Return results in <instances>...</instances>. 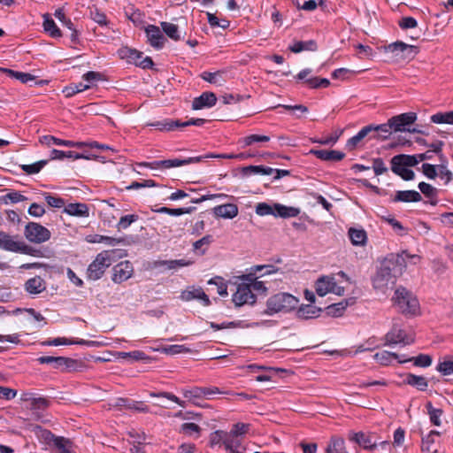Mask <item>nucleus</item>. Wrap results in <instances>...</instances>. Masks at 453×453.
Returning a JSON list of instances; mask_svg holds the SVG:
<instances>
[{
  "label": "nucleus",
  "mask_w": 453,
  "mask_h": 453,
  "mask_svg": "<svg viewBox=\"0 0 453 453\" xmlns=\"http://www.w3.org/2000/svg\"><path fill=\"white\" fill-rule=\"evenodd\" d=\"M368 127H371L372 133H374L371 138H382L387 139L390 134V129H392L391 126L389 125V121L386 124L381 125H369Z\"/></svg>",
  "instance_id": "43"
},
{
  "label": "nucleus",
  "mask_w": 453,
  "mask_h": 453,
  "mask_svg": "<svg viewBox=\"0 0 453 453\" xmlns=\"http://www.w3.org/2000/svg\"><path fill=\"white\" fill-rule=\"evenodd\" d=\"M421 195L415 190H404V191H397L395 193L394 202H419L421 201Z\"/></svg>",
  "instance_id": "31"
},
{
  "label": "nucleus",
  "mask_w": 453,
  "mask_h": 453,
  "mask_svg": "<svg viewBox=\"0 0 453 453\" xmlns=\"http://www.w3.org/2000/svg\"><path fill=\"white\" fill-rule=\"evenodd\" d=\"M181 392L184 397L188 398L189 401L195 403L196 399L202 398V393H203L199 387H194L191 388H183Z\"/></svg>",
  "instance_id": "59"
},
{
  "label": "nucleus",
  "mask_w": 453,
  "mask_h": 453,
  "mask_svg": "<svg viewBox=\"0 0 453 453\" xmlns=\"http://www.w3.org/2000/svg\"><path fill=\"white\" fill-rule=\"evenodd\" d=\"M86 241L90 243L105 242L110 246H115L117 244L124 242L123 238H114L111 236H105L101 234H91L86 237Z\"/></svg>",
  "instance_id": "32"
},
{
  "label": "nucleus",
  "mask_w": 453,
  "mask_h": 453,
  "mask_svg": "<svg viewBox=\"0 0 453 453\" xmlns=\"http://www.w3.org/2000/svg\"><path fill=\"white\" fill-rule=\"evenodd\" d=\"M134 273L133 265L129 261H122L112 268V281L122 283L132 277Z\"/></svg>",
  "instance_id": "12"
},
{
  "label": "nucleus",
  "mask_w": 453,
  "mask_h": 453,
  "mask_svg": "<svg viewBox=\"0 0 453 453\" xmlns=\"http://www.w3.org/2000/svg\"><path fill=\"white\" fill-rule=\"evenodd\" d=\"M111 253L113 250H104L96 255L87 269L88 280H97L102 278L105 270L111 265Z\"/></svg>",
  "instance_id": "3"
},
{
  "label": "nucleus",
  "mask_w": 453,
  "mask_h": 453,
  "mask_svg": "<svg viewBox=\"0 0 453 453\" xmlns=\"http://www.w3.org/2000/svg\"><path fill=\"white\" fill-rule=\"evenodd\" d=\"M241 439L232 434L230 432H226V436L224 440V447L226 451L230 453H242L241 450Z\"/></svg>",
  "instance_id": "28"
},
{
  "label": "nucleus",
  "mask_w": 453,
  "mask_h": 453,
  "mask_svg": "<svg viewBox=\"0 0 453 453\" xmlns=\"http://www.w3.org/2000/svg\"><path fill=\"white\" fill-rule=\"evenodd\" d=\"M415 341V334L411 328H403L394 324L391 330L385 335L386 345H410Z\"/></svg>",
  "instance_id": "4"
},
{
  "label": "nucleus",
  "mask_w": 453,
  "mask_h": 453,
  "mask_svg": "<svg viewBox=\"0 0 453 453\" xmlns=\"http://www.w3.org/2000/svg\"><path fill=\"white\" fill-rule=\"evenodd\" d=\"M432 357L429 355L426 354H419L417 357H408V358H403L399 359V363H406V362H413L414 365L418 367H428L432 364Z\"/></svg>",
  "instance_id": "38"
},
{
  "label": "nucleus",
  "mask_w": 453,
  "mask_h": 453,
  "mask_svg": "<svg viewBox=\"0 0 453 453\" xmlns=\"http://www.w3.org/2000/svg\"><path fill=\"white\" fill-rule=\"evenodd\" d=\"M403 381L405 384L415 387L417 389L420 391L426 390L428 387V381L425 377L415 375L412 373L406 374V377Z\"/></svg>",
  "instance_id": "30"
},
{
  "label": "nucleus",
  "mask_w": 453,
  "mask_h": 453,
  "mask_svg": "<svg viewBox=\"0 0 453 453\" xmlns=\"http://www.w3.org/2000/svg\"><path fill=\"white\" fill-rule=\"evenodd\" d=\"M148 126L153 127L160 131H170L175 127H179V120L165 119L164 121H157L148 124Z\"/></svg>",
  "instance_id": "48"
},
{
  "label": "nucleus",
  "mask_w": 453,
  "mask_h": 453,
  "mask_svg": "<svg viewBox=\"0 0 453 453\" xmlns=\"http://www.w3.org/2000/svg\"><path fill=\"white\" fill-rule=\"evenodd\" d=\"M24 288L30 295H39L46 289V282L42 277L35 276L25 282Z\"/></svg>",
  "instance_id": "19"
},
{
  "label": "nucleus",
  "mask_w": 453,
  "mask_h": 453,
  "mask_svg": "<svg viewBox=\"0 0 453 453\" xmlns=\"http://www.w3.org/2000/svg\"><path fill=\"white\" fill-rule=\"evenodd\" d=\"M40 142L47 146H50L53 143L56 145H63L68 147H81L83 144L82 142H74L73 141L61 140L52 135H44L40 139Z\"/></svg>",
  "instance_id": "35"
},
{
  "label": "nucleus",
  "mask_w": 453,
  "mask_h": 453,
  "mask_svg": "<svg viewBox=\"0 0 453 453\" xmlns=\"http://www.w3.org/2000/svg\"><path fill=\"white\" fill-rule=\"evenodd\" d=\"M194 208L188 207V208H177V209H172L168 207H160L159 209L156 210L157 212L159 213H167L171 216H180L186 213H190Z\"/></svg>",
  "instance_id": "56"
},
{
  "label": "nucleus",
  "mask_w": 453,
  "mask_h": 453,
  "mask_svg": "<svg viewBox=\"0 0 453 453\" xmlns=\"http://www.w3.org/2000/svg\"><path fill=\"white\" fill-rule=\"evenodd\" d=\"M119 55L121 58H126L129 63L136 65L138 60L142 58V53L134 49L125 47L119 50Z\"/></svg>",
  "instance_id": "40"
},
{
  "label": "nucleus",
  "mask_w": 453,
  "mask_h": 453,
  "mask_svg": "<svg viewBox=\"0 0 453 453\" xmlns=\"http://www.w3.org/2000/svg\"><path fill=\"white\" fill-rule=\"evenodd\" d=\"M349 237L351 241V243L355 246H364L367 241V234L364 229H357L350 227L349 229Z\"/></svg>",
  "instance_id": "33"
},
{
  "label": "nucleus",
  "mask_w": 453,
  "mask_h": 453,
  "mask_svg": "<svg viewBox=\"0 0 453 453\" xmlns=\"http://www.w3.org/2000/svg\"><path fill=\"white\" fill-rule=\"evenodd\" d=\"M90 86L83 83H78V84H73L69 87H66L64 89V92L65 93V96L67 97L73 96V95L82 92L88 88H89Z\"/></svg>",
  "instance_id": "62"
},
{
  "label": "nucleus",
  "mask_w": 453,
  "mask_h": 453,
  "mask_svg": "<svg viewBox=\"0 0 453 453\" xmlns=\"http://www.w3.org/2000/svg\"><path fill=\"white\" fill-rule=\"evenodd\" d=\"M395 161H398L402 164V165L405 166H415L419 163V160L417 158V155L410 156V155H397L392 157Z\"/></svg>",
  "instance_id": "53"
},
{
  "label": "nucleus",
  "mask_w": 453,
  "mask_h": 453,
  "mask_svg": "<svg viewBox=\"0 0 453 453\" xmlns=\"http://www.w3.org/2000/svg\"><path fill=\"white\" fill-rule=\"evenodd\" d=\"M242 173L244 175L250 174H262V175H271L274 173V169L263 165H249L242 168Z\"/></svg>",
  "instance_id": "41"
},
{
  "label": "nucleus",
  "mask_w": 453,
  "mask_h": 453,
  "mask_svg": "<svg viewBox=\"0 0 453 453\" xmlns=\"http://www.w3.org/2000/svg\"><path fill=\"white\" fill-rule=\"evenodd\" d=\"M64 212L71 216L88 217L89 214L88 207L86 203H74L65 206Z\"/></svg>",
  "instance_id": "26"
},
{
  "label": "nucleus",
  "mask_w": 453,
  "mask_h": 453,
  "mask_svg": "<svg viewBox=\"0 0 453 453\" xmlns=\"http://www.w3.org/2000/svg\"><path fill=\"white\" fill-rule=\"evenodd\" d=\"M45 201L47 202L48 205L53 208H62L65 206V202L63 198L51 196L50 194H47L45 196Z\"/></svg>",
  "instance_id": "64"
},
{
  "label": "nucleus",
  "mask_w": 453,
  "mask_h": 453,
  "mask_svg": "<svg viewBox=\"0 0 453 453\" xmlns=\"http://www.w3.org/2000/svg\"><path fill=\"white\" fill-rule=\"evenodd\" d=\"M180 432L188 436L196 434V437H198L200 435L201 427L195 423H184L180 426Z\"/></svg>",
  "instance_id": "61"
},
{
  "label": "nucleus",
  "mask_w": 453,
  "mask_h": 453,
  "mask_svg": "<svg viewBox=\"0 0 453 453\" xmlns=\"http://www.w3.org/2000/svg\"><path fill=\"white\" fill-rule=\"evenodd\" d=\"M162 28L164 32L173 40L179 41L180 36L178 31V26L169 22H162Z\"/></svg>",
  "instance_id": "52"
},
{
  "label": "nucleus",
  "mask_w": 453,
  "mask_h": 453,
  "mask_svg": "<svg viewBox=\"0 0 453 453\" xmlns=\"http://www.w3.org/2000/svg\"><path fill=\"white\" fill-rule=\"evenodd\" d=\"M54 447L58 453H76L73 442L70 439L63 436L57 439V442Z\"/></svg>",
  "instance_id": "44"
},
{
  "label": "nucleus",
  "mask_w": 453,
  "mask_h": 453,
  "mask_svg": "<svg viewBox=\"0 0 453 453\" xmlns=\"http://www.w3.org/2000/svg\"><path fill=\"white\" fill-rule=\"evenodd\" d=\"M396 276L392 273L388 264H384L372 278V286L375 289L385 292L395 283Z\"/></svg>",
  "instance_id": "5"
},
{
  "label": "nucleus",
  "mask_w": 453,
  "mask_h": 453,
  "mask_svg": "<svg viewBox=\"0 0 453 453\" xmlns=\"http://www.w3.org/2000/svg\"><path fill=\"white\" fill-rule=\"evenodd\" d=\"M37 361L40 364H50L56 369H61L63 371L69 370L73 368L76 364V361L64 357H51V356H43L37 358Z\"/></svg>",
  "instance_id": "15"
},
{
  "label": "nucleus",
  "mask_w": 453,
  "mask_h": 453,
  "mask_svg": "<svg viewBox=\"0 0 453 453\" xmlns=\"http://www.w3.org/2000/svg\"><path fill=\"white\" fill-rule=\"evenodd\" d=\"M321 311V308L312 304H303L298 308L296 316L302 319H314L319 316Z\"/></svg>",
  "instance_id": "27"
},
{
  "label": "nucleus",
  "mask_w": 453,
  "mask_h": 453,
  "mask_svg": "<svg viewBox=\"0 0 453 453\" xmlns=\"http://www.w3.org/2000/svg\"><path fill=\"white\" fill-rule=\"evenodd\" d=\"M233 302L236 306L254 303L256 302V296L252 293L250 284H239L235 293L233 295Z\"/></svg>",
  "instance_id": "10"
},
{
  "label": "nucleus",
  "mask_w": 453,
  "mask_h": 453,
  "mask_svg": "<svg viewBox=\"0 0 453 453\" xmlns=\"http://www.w3.org/2000/svg\"><path fill=\"white\" fill-rule=\"evenodd\" d=\"M193 262L186 259L157 260L154 262V267H164L166 270H176L180 267L188 266Z\"/></svg>",
  "instance_id": "24"
},
{
  "label": "nucleus",
  "mask_w": 453,
  "mask_h": 453,
  "mask_svg": "<svg viewBox=\"0 0 453 453\" xmlns=\"http://www.w3.org/2000/svg\"><path fill=\"white\" fill-rule=\"evenodd\" d=\"M374 359L382 365H388L394 359H396L399 362V359H402L399 355L396 353L389 352L387 350H382L377 352L374 355Z\"/></svg>",
  "instance_id": "42"
},
{
  "label": "nucleus",
  "mask_w": 453,
  "mask_h": 453,
  "mask_svg": "<svg viewBox=\"0 0 453 453\" xmlns=\"http://www.w3.org/2000/svg\"><path fill=\"white\" fill-rule=\"evenodd\" d=\"M393 302L400 312L405 316H417L420 313L418 300L405 288L395 289Z\"/></svg>",
  "instance_id": "1"
},
{
  "label": "nucleus",
  "mask_w": 453,
  "mask_h": 453,
  "mask_svg": "<svg viewBox=\"0 0 453 453\" xmlns=\"http://www.w3.org/2000/svg\"><path fill=\"white\" fill-rule=\"evenodd\" d=\"M417 119L415 112L402 113L388 119L389 125L395 132L406 131L407 126L413 124Z\"/></svg>",
  "instance_id": "13"
},
{
  "label": "nucleus",
  "mask_w": 453,
  "mask_h": 453,
  "mask_svg": "<svg viewBox=\"0 0 453 453\" xmlns=\"http://www.w3.org/2000/svg\"><path fill=\"white\" fill-rule=\"evenodd\" d=\"M386 50L395 55L397 59L411 60L418 53L417 46L410 45L403 42H395L386 47Z\"/></svg>",
  "instance_id": "8"
},
{
  "label": "nucleus",
  "mask_w": 453,
  "mask_h": 453,
  "mask_svg": "<svg viewBox=\"0 0 453 453\" xmlns=\"http://www.w3.org/2000/svg\"><path fill=\"white\" fill-rule=\"evenodd\" d=\"M145 32L148 41L152 47L156 49L163 48L165 39L158 27L149 25L145 28Z\"/></svg>",
  "instance_id": "16"
},
{
  "label": "nucleus",
  "mask_w": 453,
  "mask_h": 453,
  "mask_svg": "<svg viewBox=\"0 0 453 453\" xmlns=\"http://www.w3.org/2000/svg\"><path fill=\"white\" fill-rule=\"evenodd\" d=\"M356 303V298L350 297L344 299L340 303H333L326 307V312L332 317H340L349 306H352Z\"/></svg>",
  "instance_id": "21"
},
{
  "label": "nucleus",
  "mask_w": 453,
  "mask_h": 453,
  "mask_svg": "<svg viewBox=\"0 0 453 453\" xmlns=\"http://www.w3.org/2000/svg\"><path fill=\"white\" fill-rule=\"evenodd\" d=\"M150 395L151 397H163V398H166L173 403H176L177 404H179L180 406L181 407H186V402L185 401H182L180 400L179 397H177L175 395L172 394V393H169V392H158V393H156V392H150Z\"/></svg>",
  "instance_id": "57"
},
{
  "label": "nucleus",
  "mask_w": 453,
  "mask_h": 453,
  "mask_svg": "<svg viewBox=\"0 0 453 453\" xmlns=\"http://www.w3.org/2000/svg\"><path fill=\"white\" fill-rule=\"evenodd\" d=\"M0 72L6 73L11 78L16 79L24 84L35 80V76L28 73L18 72L3 67H0Z\"/></svg>",
  "instance_id": "36"
},
{
  "label": "nucleus",
  "mask_w": 453,
  "mask_h": 453,
  "mask_svg": "<svg viewBox=\"0 0 453 453\" xmlns=\"http://www.w3.org/2000/svg\"><path fill=\"white\" fill-rule=\"evenodd\" d=\"M180 299L186 302H189L194 299L201 300L204 306H209L211 304V301L208 296L204 293V291L201 288H192L181 292Z\"/></svg>",
  "instance_id": "17"
},
{
  "label": "nucleus",
  "mask_w": 453,
  "mask_h": 453,
  "mask_svg": "<svg viewBox=\"0 0 453 453\" xmlns=\"http://www.w3.org/2000/svg\"><path fill=\"white\" fill-rule=\"evenodd\" d=\"M408 166L402 165V164L395 159H391V170L395 174L399 175L404 180H413L415 173L412 170L408 169Z\"/></svg>",
  "instance_id": "29"
},
{
  "label": "nucleus",
  "mask_w": 453,
  "mask_h": 453,
  "mask_svg": "<svg viewBox=\"0 0 453 453\" xmlns=\"http://www.w3.org/2000/svg\"><path fill=\"white\" fill-rule=\"evenodd\" d=\"M431 121L435 124L453 125V111L437 112L431 116Z\"/></svg>",
  "instance_id": "47"
},
{
  "label": "nucleus",
  "mask_w": 453,
  "mask_h": 453,
  "mask_svg": "<svg viewBox=\"0 0 453 453\" xmlns=\"http://www.w3.org/2000/svg\"><path fill=\"white\" fill-rule=\"evenodd\" d=\"M0 249L12 252L35 255V250L31 247L24 242L15 241L12 236L4 231H0Z\"/></svg>",
  "instance_id": "6"
},
{
  "label": "nucleus",
  "mask_w": 453,
  "mask_h": 453,
  "mask_svg": "<svg viewBox=\"0 0 453 453\" xmlns=\"http://www.w3.org/2000/svg\"><path fill=\"white\" fill-rule=\"evenodd\" d=\"M326 453H348L343 438L333 436L326 449Z\"/></svg>",
  "instance_id": "37"
},
{
  "label": "nucleus",
  "mask_w": 453,
  "mask_h": 453,
  "mask_svg": "<svg viewBox=\"0 0 453 453\" xmlns=\"http://www.w3.org/2000/svg\"><path fill=\"white\" fill-rule=\"evenodd\" d=\"M349 439L365 449H374L377 447V443L372 440V435L363 432L353 434Z\"/></svg>",
  "instance_id": "25"
},
{
  "label": "nucleus",
  "mask_w": 453,
  "mask_h": 453,
  "mask_svg": "<svg viewBox=\"0 0 453 453\" xmlns=\"http://www.w3.org/2000/svg\"><path fill=\"white\" fill-rule=\"evenodd\" d=\"M300 210L296 207H288L280 203H274V213L273 216H279L281 218H294L298 216Z\"/></svg>",
  "instance_id": "34"
},
{
  "label": "nucleus",
  "mask_w": 453,
  "mask_h": 453,
  "mask_svg": "<svg viewBox=\"0 0 453 453\" xmlns=\"http://www.w3.org/2000/svg\"><path fill=\"white\" fill-rule=\"evenodd\" d=\"M47 163L48 160H40L31 165H23L21 169L27 174H35L38 173Z\"/></svg>",
  "instance_id": "58"
},
{
  "label": "nucleus",
  "mask_w": 453,
  "mask_h": 453,
  "mask_svg": "<svg viewBox=\"0 0 453 453\" xmlns=\"http://www.w3.org/2000/svg\"><path fill=\"white\" fill-rule=\"evenodd\" d=\"M65 157L73 158V159H79L85 157L83 155L76 153L74 151H62L58 150H52L50 158L51 159H63Z\"/></svg>",
  "instance_id": "49"
},
{
  "label": "nucleus",
  "mask_w": 453,
  "mask_h": 453,
  "mask_svg": "<svg viewBox=\"0 0 453 453\" xmlns=\"http://www.w3.org/2000/svg\"><path fill=\"white\" fill-rule=\"evenodd\" d=\"M316 293L320 296H324L328 293L342 296L344 294V288L338 286L334 277L322 276L316 281Z\"/></svg>",
  "instance_id": "9"
},
{
  "label": "nucleus",
  "mask_w": 453,
  "mask_h": 453,
  "mask_svg": "<svg viewBox=\"0 0 453 453\" xmlns=\"http://www.w3.org/2000/svg\"><path fill=\"white\" fill-rule=\"evenodd\" d=\"M440 434L437 431H431L426 437L422 439V450L427 452H436L434 447V438Z\"/></svg>",
  "instance_id": "50"
},
{
  "label": "nucleus",
  "mask_w": 453,
  "mask_h": 453,
  "mask_svg": "<svg viewBox=\"0 0 453 453\" xmlns=\"http://www.w3.org/2000/svg\"><path fill=\"white\" fill-rule=\"evenodd\" d=\"M289 50L294 53H299L303 50L314 51L317 50V43L313 40L307 42L298 41L289 46Z\"/></svg>",
  "instance_id": "45"
},
{
  "label": "nucleus",
  "mask_w": 453,
  "mask_h": 453,
  "mask_svg": "<svg viewBox=\"0 0 453 453\" xmlns=\"http://www.w3.org/2000/svg\"><path fill=\"white\" fill-rule=\"evenodd\" d=\"M217 96L212 92H203L200 96L194 98L192 102L193 110L210 108L216 104Z\"/></svg>",
  "instance_id": "18"
},
{
  "label": "nucleus",
  "mask_w": 453,
  "mask_h": 453,
  "mask_svg": "<svg viewBox=\"0 0 453 453\" xmlns=\"http://www.w3.org/2000/svg\"><path fill=\"white\" fill-rule=\"evenodd\" d=\"M21 400L28 403V408L35 414L39 417V411H45L50 403V401L46 397H36L31 393L23 394Z\"/></svg>",
  "instance_id": "14"
},
{
  "label": "nucleus",
  "mask_w": 453,
  "mask_h": 453,
  "mask_svg": "<svg viewBox=\"0 0 453 453\" xmlns=\"http://www.w3.org/2000/svg\"><path fill=\"white\" fill-rule=\"evenodd\" d=\"M26 238L34 243H42L50 240V232L49 229L35 222H29L24 231Z\"/></svg>",
  "instance_id": "7"
},
{
  "label": "nucleus",
  "mask_w": 453,
  "mask_h": 453,
  "mask_svg": "<svg viewBox=\"0 0 453 453\" xmlns=\"http://www.w3.org/2000/svg\"><path fill=\"white\" fill-rule=\"evenodd\" d=\"M436 370L442 375H450L453 373V357H446L443 361H441Z\"/></svg>",
  "instance_id": "51"
},
{
  "label": "nucleus",
  "mask_w": 453,
  "mask_h": 453,
  "mask_svg": "<svg viewBox=\"0 0 453 453\" xmlns=\"http://www.w3.org/2000/svg\"><path fill=\"white\" fill-rule=\"evenodd\" d=\"M428 413L430 417L431 422L434 426H441V417L442 415V411L440 409H434L433 408L431 403H428L427 404Z\"/></svg>",
  "instance_id": "63"
},
{
  "label": "nucleus",
  "mask_w": 453,
  "mask_h": 453,
  "mask_svg": "<svg viewBox=\"0 0 453 453\" xmlns=\"http://www.w3.org/2000/svg\"><path fill=\"white\" fill-rule=\"evenodd\" d=\"M299 300L288 293H278L268 298L265 313L272 315L278 312H288L298 305Z\"/></svg>",
  "instance_id": "2"
},
{
  "label": "nucleus",
  "mask_w": 453,
  "mask_h": 453,
  "mask_svg": "<svg viewBox=\"0 0 453 453\" xmlns=\"http://www.w3.org/2000/svg\"><path fill=\"white\" fill-rule=\"evenodd\" d=\"M43 28L52 37L61 36L60 29L48 14L44 15Z\"/></svg>",
  "instance_id": "46"
},
{
  "label": "nucleus",
  "mask_w": 453,
  "mask_h": 453,
  "mask_svg": "<svg viewBox=\"0 0 453 453\" xmlns=\"http://www.w3.org/2000/svg\"><path fill=\"white\" fill-rule=\"evenodd\" d=\"M202 160L201 157H188L187 159H167V160H161V161H155L151 163H142L141 165L150 167L151 169L155 168H172V167H178L185 165H189L192 163H198Z\"/></svg>",
  "instance_id": "11"
},
{
  "label": "nucleus",
  "mask_w": 453,
  "mask_h": 453,
  "mask_svg": "<svg viewBox=\"0 0 453 453\" xmlns=\"http://www.w3.org/2000/svg\"><path fill=\"white\" fill-rule=\"evenodd\" d=\"M213 211L217 217L234 219L238 215V207L234 203H226L214 207Z\"/></svg>",
  "instance_id": "22"
},
{
  "label": "nucleus",
  "mask_w": 453,
  "mask_h": 453,
  "mask_svg": "<svg viewBox=\"0 0 453 453\" xmlns=\"http://www.w3.org/2000/svg\"><path fill=\"white\" fill-rule=\"evenodd\" d=\"M270 141V136L268 135H261V134H250L243 137L241 142L243 143V146H250L254 142H267Z\"/></svg>",
  "instance_id": "54"
},
{
  "label": "nucleus",
  "mask_w": 453,
  "mask_h": 453,
  "mask_svg": "<svg viewBox=\"0 0 453 453\" xmlns=\"http://www.w3.org/2000/svg\"><path fill=\"white\" fill-rule=\"evenodd\" d=\"M418 188L421 191L422 194L427 198H436L438 195V190L432 185L426 183V182H420L418 184Z\"/></svg>",
  "instance_id": "60"
},
{
  "label": "nucleus",
  "mask_w": 453,
  "mask_h": 453,
  "mask_svg": "<svg viewBox=\"0 0 453 453\" xmlns=\"http://www.w3.org/2000/svg\"><path fill=\"white\" fill-rule=\"evenodd\" d=\"M310 153L324 161L337 162L344 158L345 154L338 150H311Z\"/></svg>",
  "instance_id": "20"
},
{
  "label": "nucleus",
  "mask_w": 453,
  "mask_h": 453,
  "mask_svg": "<svg viewBox=\"0 0 453 453\" xmlns=\"http://www.w3.org/2000/svg\"><path fill=\"white\" fill-rule=\"evenodd\" d=\"M372 133L371 127H363L356 135L349 138L347 142V148L349 150H353L359 144V142Z\"/></svg>",
  "instance_id": "39"
},
{
  "label": "nucleus",
  "mask_w": 453,
  "mask_h": 453,
  "mask_svg": "<svg viewBox=\"0 0 453 453\" xmlns=\"http://www.w3.org/2000/svg\"><path fill=\"white\" fill-rule=\"evenodd\" d=\"M212 242V236L211 235H205L203 238L196 241L193 243V250L195 251L201 250V254H204L207 247Z\"/></svg>",
  "instance_id": "55"
},
{
  "label": "nucleus",
  "mask_w": 453,
  "mask_h": 453,
  "mask_svg": "<svg viewBox=\"0 0 453 453\" xmlns=\"http://www.w3.org/2000/svg\"><path fill=\"white\" fill-rule=\"evenodd\" d=\"M115 405L123 406L127 410H134L143 413H148L150 411V408L143 402L131 401L127 398H118Z\"/></svg>",
  "instance_id": "23"
}]
</instances>
